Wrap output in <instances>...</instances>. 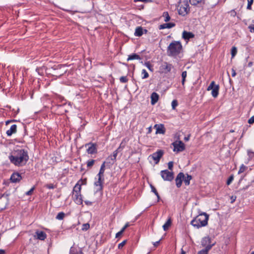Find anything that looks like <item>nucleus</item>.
I'll use <instances>...</instances> for the list:
<instances>
[{"label":"nucleus","mask_w":254,"mask_h":254,"mask_svg":"<svg viewBox=\"0 0 254 254\" xmlns=\"http://www.w3.org/2000/svg\"><path fill=\"white\" fill-rule=\"evenodd\" d=\"M10 162L16 166H23L29 160L28 151L24 149H14L8 156Z\"/></svg>","instance_id":"obj_1"},{"label":"nucleus","mask_w":254,"mask_h":254,"mask_svg":"<svg viewBox=\"0 0 254 254\" xmlns=\"http://www.w3.org/2000/svg\"><path fill=\"white\" fill-rule=\"evenodd\" d=\"M208 217L206 213H201L191 221V224L197 228L205 226L208 223Z\"/></svg>","instance_id":"obj_2"},{"label":"nucleus","mask_w":254,"mask_h":254,"mask_svg":"<svg viewBox=\"0 0 254 254\" xmlns=\"http://www.w3.org/2000/svg\"><path fill=\"white\" fill-rule=\"evenodd\" d=\"M182 49L183 47L180 42L174 41L167 48V54L169 56H176L180 54Z\"/></svg>","instance_id":"obj_3"},{"label":"nucleus","mask_w":254,"mask_h":254,"mask_svg":"<svg viewBox=\"0 0 254 254\" xmlns=\"http://www.w3.org/2000/svg\"><path fill=\"white\" fill-rule=\"evenodd\" d=\"M178 13L180 15L185 16L190 11L189 4L187 1L184 0L180 2V5L178 8Z\"/></svg>","instance_id":"obj_4"},{"label":"nucleus","mask_w":254,"mask_h":254,"mask_svg":"<svg viewBox=\"0 0 254 254\" xmlns=\"http://www.w3.org/2000/svg\"><path fill=\"white\" fill-rule=\"evenodd\" d=\"M65 68V65L59 64L58 65H55L52 67V69L55 71L54 74H53V75L57 77H60L62 76L67 71Z\"/></svg>","instance_id":"obj_5"},{"label":"nucleus","mask_w":254,"mask_h":254,"mask_svg":"<svg viewBox=\"0 0 254 254\" xmlns=\"http://www.w3.org/2000/svg\"><path fill=\"white\" fill-rule=\"evenodd\" d=\"M160 175L162 179L165 181H172L174 178V173L170 172L168 170H162L160 172Z\"/></svg>","instance_id":"obj_6"},{"label":"nucleus","mask_w":254,"mask_h":254,"mask_svg":"<svg viewBox=\"0 0 254 254\" xmlns=\"http://www.w3.org/2000/svg\"><path fill=\"white\" fill-rule=\"evenodd\" d=\"M85 147L87 148L86 152L89 154H94L97 153V144L91 142L86 143Z\"/></svg>","instance_id":"obj_7"},{"label":"nucleus","mask_w":254,"mask_h":254,"mask_svg":"<svg viewBox=\"0 0 254 254\" xmlns=\"http://www.w3.org/2000/svg\"><path fill=\"white\" fill-rule=\"evenodd\" d=\"M174 147L173 151L174 152H182L185 149V145L181 140H176L172 143Z\"/></svg>","instance_id":"obj_8"},{"label":"nucleus","mask_w":254,"mask_h":254,"mask_svg":"<svg viewBox=\"0 0 254 254\" xmlns=\"http://www.w3.org/2000/svg\"><path fill=\"white\" fill-rule=\"evenodd\" d=\"M173 67L174 66L172 64L164 62L160 66L159 70L161 72L166 74L170 72Z\"/></svg>","instance_id":"obj_9"},{"label":"nucleus","mask_w":254,"mask_h":254,"mask_svg":"<svg viewBox=\"0 0 254 254\" xmlns=\"http://www.w3.org/2000/svg\"><path fill=\"white\" fill-rule=\"evenodd\" d=\"M98 180L94 182V185L96 187V192H102L103 189V184L104 182V176H97Z\"/></svg>","instance_id":"obj_10"},{"label":"nucleus","mask_w":254,"mask_h":254,"mask_svg":"<svg viewBox=\"0 0 254 254\" xmlns=\"http://www.w3.org/2000/svg\"><path fill=\"white\" fill-rule=\"evenodd\" d=\"M164 154V151L162 150H158L156 152L153 153L152 154L149 156V158H151L155 161V164H157L159 163L161 158Z\"/></svg>","instance_id":"obj_11"},{"label":"nucleus","mask_w":254,"mask_h":254,"mask_svg":"<svg viewBox=\"0 0 254 254\" xmlns=\"http://www.w3.org/2000/svg\"><path fill=\"white\" fill-rule=\"evenodd\" d=\"M201 245L205 247L204 249H207L208 247H210V250L214 245V244H211V239L209 237H205L203 238L201 242Z\"/></svg>","instance_id":"obj_12"},{"label":"nucleus","mask_w":254,"mask_h":254,"mask_svg":"<svg viewBox=\"0 0 254 254\" xmlns=\"http://www.w3.org/2000/svg\"><path fill=\"white\" fill-rule=\"evenodd\" d=\"M184 178V174L183 172H180L175 179V182L177 188H180L182 184V182Z\"/></svg>","instance_id":"obj_13"},{"label":"nucleus","mask_w":254,"mask_h":254,"mask_svg":"<svg viewBox=\"0 0 254 254\" xmlns=\"http://www.w3.org/2000/svg\"><path fill=\"white\" fill-rule=\"evenodd\" d=\"M22 178L21 175L19 173L14 172L10 177V181L12 183H17L19 182Z\"/></svg>","instance_id":"obj_14"},{"label":"nucleus","mask_w":254,"mask_h":254,"mask_svg":"<svg viewBox=\"0 0 254 254\" xmlns=\"http://www.w3.org/2000/svg\"><path fill=\"white\" fill-rule=\"evenodd\" d=\"M154 128H156V134H164L166 131V129L163 124H156L154 126Z\"/></svg>","instance_id":"obj_15"},{"label":"nucleus","mask_w":254,"mask_h":254,"mask_svg":"<svg viewBox=\"0 0 254 254\" xmlns=\"http://www.w3.org/2000/svg\"><path fill=\"white\" fill-rule=\"evenodd\" d=\"M82 182V180L80 179L75 185L73 190V194H79L81 193V185L79 182Z\"/></svg>","instance_id":"obj_16"},{"label":"nucleus","mask_w":254,"mask_h":254,"mask_svg":"<svg viewBox=\"0 0 254 254\" xmlns=\"http://www.w3.org/2000/svg\"><path fill=\"white\" fill-rule=\"evenodd\" d=\"M37 239L40 240H44L47 238V235L44 231H37L35 232Z\"/></svg>","instance_id":"obj_17"},{"label":"nucleus","mask_w":254,"mask_h":254,"mask_svg":"<svg viewBox=\"0 0 254 254\" xmlns=\"http://www.w3.org/2000/svg\"><path fill=\"white\" fill-rule=\"evenodd\" d=\"M74 195V201L78 205H81L83 203V200L81 193L79 194H73Z\"/></svg>","instance_id":"obj_18"},{"label":"nucleus","mask_w":254,"mask_h":254,"mask_svg":"<svg viewBox=\"0 0 254 254\" xmlns=\"http://www.w3.org/2000/svg\"><path fill=\"white\" fill-rule=\"evenodd\" d=\"M175 25H176L175 23H172V22L164 23V24H161L159 26V29L161 30V29H164L165 28L170 29V28L175 27Z\"/></svg>","instance_id":"obj_19"},{"label":"nucleus","mask_w":254,"mask_h":254,"mask_svg":"<svg viewBox=\"0 0 254 254\" xmlns=\"http://www.w3.org/2000/svg\"><path fill=\"white\" fill-rule=\"evenodd\" d=\"M159 99V95L156 92H153L151 95V103L154 105Z\"/></svg>","instance_id":"obj_20"},{"label":"nucleus","mask_w":254,"mask_h":254,"mask_svg":"<svg viewBox=\"0 0 254 254\" xmlns=\"http://www.w3.org/2000/svg\"><path fill=\"white\" fill-rule=\"evenodd\" d=\"M17 131V126L13 125L11 126L10 128L6 131L7 136H11L12 134L16 133Z\"/></svg>","instance_id":"obj_21"},{"label":"nucleus","mask_w":254,"mask_h":254,"mask_svg":"<svg viewBox=\"0 0 254 254\" xmlns=\"http://www.w3.org/2000/svg\"><path fill=\"white\" fill-rule=\"evenodd\" d=\"M194 36V34L190 32H187L184 31L183 33L182 37L185 40H189L190 38H193Z\"/></svg>","instance_id":"obj_22"},{"label":"nucleus","mask_w":254,"mask_h":254,"mask_svg":"<svg viewBox=\"0 0 254 254\" xmlns=\"http://www.w3.org/2000/svg\"><path fill=\"white\" fill-rule=\"evenodd\" d=\"M219 85L218 84L215 85L212 90L211 94L214 98H216L219 94Z\"/></svg>","instance_id":"obj_23"},{"label":"nucleus","mask_w":254,"mask_h":254,"mask_svg":"<svg viewBox=\"0 0 254 254\" xmlns=\"http://www.w3.org/2000/svg\"><path fill=\"white\" fill-rule=\"evenodd\" d=\"M143 34V29L141 26L137 27L135 29L134 35L137 37H140Z\"/></svg>","instance_id":"obj_24"},{"label":"nucleus","mask_w":254,"mask_h":254,"mask_svg":"<svg viewBox=\"0 0 254 254\" xmlns=\"http://www.w3.org/2000/svg\"><path fill=\"white\" fill-rule=\"evenodd\" d=\"M189 1L192 5L194 6H196L198 4L204 5L205 4V0H189Z\"/></svg>","instance_id":"obj_25"},{"label":"nucleus","mask_w":254,"mask_h":254,"mask_svg":"<svg viewBox=\"0 0 254 254\" xmlns=\"http://www.w3.org/2000/svg\"><path fill=\"white\" fill-rule=\"evenodd\" d=\"M171 223H172L171 218H169L163 226L164 230L167 231L169 229V227L171 226Z\"/></svg>","instance_id":"obj_26"},{"label":"nucleus","mask_w":254,"mask_h":254,"mask_svg":"<svg viewBox=\"0 0 254 254\" xmlns=\"http://www.w3.org/2000/svg\"><path fill=\"white\" fill-rule=\"evenodd\" d=\"M140 59H141V58L138 55H137L136 54H133L132 55H130L128 56L127 60L128 61L130 60H140Z\"/></svg>","instance_id":"obj_27"},{"label":"nucleus","mask_w":254,"mask_h":254,"mask_svg":"<svg viewBox=\"0 0 254 254\" xmlns=\"http://www.w3.org/2000/svg\"><path fill=\"white\" fill-rule=\"evenodd\" d=\"M192 179V177L191 175L189 174H187V177L184 176V178L183 181L186 186H188L190 184V181Z\"/></svg>","instance_id":"obj_28"},{"label":"nucleus","mask_w":254,"mask_h":254,"mask_svg":"<svg viewBox=\"0 0 254 254\" xmlns=\"http://www.w3.org/2000/svg\"><path fill=\"white\" fill-rule=\"evenodd\" d=\"M105 162H104L101 165L100 167L99 172L97 174V176H104V172H105Z\"/></svg>","instance_id":"obj_29"},{"label":"nucleus","mask_w":254,"mask_h":254,"mask_svg":"<svg viewBox=\"0 0 254 254\" xmlns=\"http://www.w3.org/2000/svg\"><path fill=\"white\" fill-rule=\"evenodd\" d=\"M70 254H83L81 250H77L74 247H71L69 252Z\"/></svg>","instance_id":"obj_30"},{"label":"nucleus","mask_w":254,"mask_h":254,"mask_svg":"<svg viewBox=\"0 0 254 254\" xmlns=\"http://www.w3.org/2000/svg\"><path fill=\"white\" fill-rule=\"evenodd\" d=\"M162 16L164 17L165 22H168L171 19V17L169 16V14L167 11L163 12Z\"/></svg>","instance_id":"obj_31"},{"label":"nucleus","mask_w":254,"mask_h":254,"mask_svg":"<svg viewBox=\"0 0 254 254\" xmlns=\"http://www.w3.org/2000/svg\"><path fill=\"white\" fill-rule=\"evenodd\" d=\"M187 76V71H183L182 73V84L183 86H184V85H185V83L186 81V78Z\"/></svg>","instance_id":"obj_32"},{"label":"nucleus","mask_w":254,"mask_h":254,"mask_svg":"<svg viewBox=\"0 0 254 254\" xmlns=\"http://www.w3.org/2000/svg\"><path fill=\"white\" fill-rule=\"evenodd\" d=\"M247 169H248V167L247 166H246L244 164H242L241 166H240L239 170L238 171V174H240L243 173Z\"/></svg>","instance_id":"obj_33"},{"label":"nucleus","mask_w":254,"mask_h":254,"mask_svg":"<svg viewBox=\"0 0 254 254\" xmlns=\"http://www.w3.org/2000/svg\"><path fill=\"white\" fill-rule=\"evenodd\" d=\"M121 148V144L120 145V147L117 148L115 151H114L113 155H112V157L113 158V160H116V157L117 156V154L120 151V149Z\"/></svg>","instance_id":"obj_34"},{"label":"nucleus","mask_w":254,"mask_h":254,"mask_svg":"<svg viewBox=\"0 0 254 254\" xmlns=\"http://www.w3.org/2000/svg\"><path fill=\"white\" fill-rule=\"evenodd\" d=\"M65 216V213L63 212H59L56 216V219L58 220H63Z\"/></svg>","instance_id":"obj_35"},{"label":"nucleus","mask_w":254,"mask_h":254,"mask_svg":"<svg viewBox=\"0 0 254 254\" xmlns=\"http://www.w3.org/2000/svg\"><path fill=\"white\" fill-rule=\"evenodd\" d=\"M141 74L143 75L142 79H145L149 77V74L145 69L142 70Z\"/></svg>","instance_id":"obj_36"},{"label":"nucleus","mask_w":254,"mask_h":254,"mask_svg":"<svg viewBox=\"0 0 254 254\" xmlns=\"http://www.w3.org/2000/svg\"><path fill=\"white\" fill-rule=\"evenodd\" d=\"M144 65L151 71H153V65L150 63L149 62H147L144 63Z\"/></svg>","instance_id":"obj_37"},{"label":"nucleus","mask_w":254,"mask_h":254,"mask_svg":"<svg viewBox=\"0 0 254 254\" xmlns=\"http://www.w3.org/2000/svg\"><path fill=\"white\" fill-rule=\"evenodd\" d=\"M210 250V247H208L207 249H202L198 252L197 254H208V251Z\"/></svg>","instance_id":"obj_38"},{"label":"nucleus","mask_w":254,"mask_h":254,"mask_svg":"<svg viewBox=\"0 0 254 254\" xmlns=\"http://www.w3.org/2000/svg\"><path fill=\"white\" fill-rule=\"evenodd\" d=\"M237 53V48L235 47H233L231 49V55L232 57L233 58L235 56Z\"/></svg>","instance_id":"obj_39"},{"label":"nucleus","mask_w":254,"mask_h":254,"mask_svg":"<svg viewBox=\"0 0 254 254\" xmlns=\"http://www.w3.org/2000/svg\"><path fill=\"white\" fill-rule=\"evenodd\" d=\"M172 107L173 110H175L176 107L178 105V102L177 100H174L172 102Z\"/></svg>","instance_id":"obj_40"},{"label":"nucleus","mask_w":254,"mask_h":254,"mask_svg":"<svg viewBox=\"0 0 254 254\" xmlns=\"http://www.w3.org/2000/svg\"><path fill=\"white\" fill-rule=\"evenodd\" d=\"M254 0H248V5L247 8L249 10L252 9V5L253 4Z\"/></svg>","instance_id":"obj_41"},{"label":"nucleus","mask_w":254,"mask_h":254,"mask_svg":"<svg viewBox=\"0 0 254 254\" xmlns=\"http://www.w3.org/2000/svg\"><path fill=\"white\" fill-rule=\"evenodd\" d=\"M95 163V160H88L87 162V166L88 167H91L92 166H93V165H94Z\"/></svg>","instance_id":"obj_42"},{"label":"nucleus","mask_w":254,"mask_h":254,"mask_svg":"<svg viewBox=\"0 0 254 254\" xmlns=\"http://www.w3.org/2000/svg\"><path fill=\"white\" fill-rule=\"evenodd\" d=\"M215 82L214 81H212L210 85L208 86V87H207V90L208 91H209L210 90H212V89L214 88V86H215Z\"/></svg>","instance_id":"obj_43"},{"label":"nucleus","mask_w":254,"mask_h":254,"mask_svg":"<svg viewBox=\"0 0 254 254\" xmlns=\"http://www.w3.org/2000/svg\"><path fill=\"white\" fill-rule=\"evenodd\" d=\"M120 81L122 83H126L128 81V79L127 76H121Z\"/></svg>","instance_id":"obj_44"},{"label":"nucleus","mask_w":254,"mask_h":254,"mask_svg":"<svg viewBox=\"0 0 254 254\" xmlns=\"http://www.w3.org/2000/svg\"><path fill=\"white\" fill-rule=\"evenodd\" d=\"M234 180L233 175H231L227 181V185H229Z\"/></svg>","instance_id":"obj_45"},{"label":"nucleus","mask_w":254,"mask_h":254,"mask_svg":"<svg viewBox=\"0 0 254 254\" xmlns=\"http://www.w3.org/2000/svg\"><path fill=\"white\" fill-rule=\"evenodd\" d=\"M35 189V186L33 187L29 191H27L25 193V194L27 195H31L32 194V193Z\"/></svg>","instance_id":"obj_46"},{"label":"nucleus","mask_w":254,"mask_h":254,"mask_svg":"<svg viewBox=\"0 0 254 254\" xmlns=\"http://www.w3.org/2000/svg\"><path fill=\"white\" fill-rule=\"evenodd\" d=\"M90 227L89 224L88 223H85L83 224L82 230H87Z\"/></svg>","instance_id":"obj_47"},{"label":"nucleus","mask_w":254,"mask_h":254,"mask_svg":"<svg viewBox=\"0 0 254 254\" xmlns=\"http://www.w3.org/2000/svg\"><path fill=\"white\" fill-rule=\"evenodd\" d=\"M127 242V240H124V241H123L122 243H120L119 245H118V249H122V248L125 246V245L126 244Z\"/></svg>","instance_id":"obj_48"},{"label":"nucleus","mask_w":254,"mask_h":254,"mask_svg":"<svg viewBox=\"0 0 254 254\" xmlns=\"http://www.w3.org/2000/svg\"><path fill=\"white\" fill-rule=\"evenodd\" d=\"M45 187L49 189H54L56 188V186L53 184H47Z\"/></svg>","instance_id":"obj_49"},{"label":"nucleus","mask_w":254,"mask_h":254,"mask_svg":"<svg viewBox=\"0 0 254 254\" xmlns=\"http://www.w3.org/2000/svg\"><path fill=\"white\" fill-rule=\"evenodd\" d=\"M150 188L151 189V191L154 193V194L156 195L157 194H158V192H157L156 188L151 184L150 185Z\"/></svg>","instance_id":"obj_50"},{"label":"nucleus","mask_w":254,"mask_h":254,"mask_svg":"<svg viewBox=\"0 0 254 254\" xmlns=\"http://www.w3.org/2000/svg\"><path fill=\"white\" fill-rule=\"evenodd\" d=\"M173 164H174V162L173 161H170L168 163V169L170 170H173Z\"/></svg>","instance_id":"obj_51"},{"label":"nucleus","mask_w":254,"mask_h":254,"mask_svg":"<svg viewBox=\"0 0 254 254\" xmlns=\"http://www.w3.org/2000/svg\"><path fill=\"white\" fill-rule=\"evenodd\" d=\"M107 160H111V161H109L110 163L113 164L116 160H113V158L112 157V155L109 156L108 158L107 159Z\"/></svg>","instance_id":"obj_52"},{"label":"nucleus","mask_w":254,"mask_h":254,"mask_svg":"<svg viewBox=\"0 0 254 254\" xmlns=\"http://www.w3.org/2000/svg\"><path fill=\"white\" fill-rule=\"evenodd\" d=\"M130 226L128 222H127L125 225L122 228V229L121 230H122L123 232H124V231H125V230L129 226Z\"/></svg>","instance_id":"obj_53"},{"label":"nucleus","mask_w":254,"mask_h":254,"mask_svg":"<svg viewBox=\"0 0 254 254\" xmlns=\"http://www.w3.org/2000/svg\"><path fill=\"white\" fill-rule=\"evenodd\" d=\"M248 123L250 124H253L254 123V115L252 116L249 120H248Z\"/></svg>","instance_id":"obj_54"},{"label":"nucleus","mask_w":254,"mask_h":254,"mask_svg":"<svg viewBox=\"0 0 254 254\" xmlns=\"http://www.w3.org/2000/svg\"><path fill=\"white\" fill-rule=\"evenodd\" d=\"M251 32H254V24H251L249 26Z\"/></svg>","instance_id":"obj_55"},{"label":"nucleus","mask_w":254,"mask_h":254,"mask_svg":"<svg viewBox=\"0 0 254 254\" xmlns=\"http://www.w3.org/2000/svg\"><path fill=\"white\" fill-rule=\"evenodd\" d=\"M236 198H237L236 196H235V195L231 196L230 197L231 203H234L235 201Z\"/></svg>","instance_id":"obj_56"},{"label":"nucleus","mask_w":254,"mask_h":254,"mask_svg":"<svg viewBox=\"0 0 254 254\" xmlns=\"http://www.w3.org/2000/svg\"><path fill=\"white\" fill-rule=\"evenodd\" d=\"M123 233H124V232H123L122 230H121L120 231H119L116 234V238H119V237H121V236H122V235L123 234Z\"/></svg>","instance_id":"obj_57"},{"label":"nucleus","mask_w":254,"mask_h":254,"mask_svg":"<svg viewBox=\"0 0 254 254\" xmlns=\"http://www.w3.org/2000/svg\"><path fill=\"white\" fill-rule=\"evenodd\" d=\"M42 70V69L40 67L36 68V71H37L38 74H39L40 75H42L43 73V72L41 71Z\"/></svg>","instance_id":"obj_58"},{"label":"nucleus","mask_w":254,"mask_h":254,"mask_svg":"<svg viewBox=\"0 0 254 254\" xmlns=\"http://www.w3.org/2000/svg\"><path fill=\"white\" fill-rule=\"evenodd\" d=\"M84 203L87 205H91L92 204V202L91 201H88V200H85Z\"/></svg>","instance_id":"obj_59"},{"label":"nucleus","mask_w":254,"mask_h":254,"mask_svg":"<svg viewBox=\"0 0 254 254\" xmlns=\"http://www.w3.org/2000/svg\"><path fill=\"white\" fill-rule=\"evenodd\" d=\"M190 134H189L187 136L185 137V138H184L185 141H189L190 139Z\"/></svg>","instance_id":"obj_60"},{"label":"nucleus","mask_w":254,"mask_h":254,"mask_svg":"<svg viewBox=\"0 0 254 254\" xmlns=\"http://www.w3.org/2000/svg\"><path fill=\"white\" fill-rule=\"evenodd\" d=\"M236 72L235 70L234 69H232V76L233 77H234V76H236Z\"/></svg>","instance_id":"obj_61"},{"label":"nucleus","mask_w":254,"mask_h":254,"mask_svg":"<svg viewBox=\"0 0 254 254\" xmlns=\"http://www.w3.org/2000/svg\"><path fill=\"white\" fill-rule=\"evenodd\" d=\"M160 240L158 241H157L156 242H155L154 244H153V245L155 246V247H157L158 246V245L160 243Z\"/></svg>","instance_id":"obj_62"},{"label":"nucleus","mask_w":254,"mask_h":254,"mask_svg":"<svg viewBox=\"0 0 254 254\" xmlns=\"http://www.w3.org/2000/svg\"><path fill=\"white\" fill-rule=\"evenodd\" d=\"M231 12L232 15L234 16H235L237 14L236 12L234 10H232Z\"/></svg>","instance_id":"obj_63"},{"label":"nucleus","mask_w":254,"mask_h":254,"mask_svg":"<svg viewBox=\"0 0 254 254\" xmlns=\"http://www.w3.org/2000/svg\"><path fill=\"white\" fill-rule=\"evenodd\" d=\"M0 254H5V251L2 249H0Z\"/></svg>","instance_id":"obj_64"}]
</instances>
